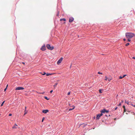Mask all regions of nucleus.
<instances>
[{"label": "nucleus", "instance_id": "obj_1", "mask_svg": "<svg viewBox=\"0 0 135 135\" xmlns=\"http://www.w3.org/2000/svg\"><path fill=\"white\" fill-rule=\"evenodd\" d=\"M135 35L133 33L127 32L126 33V36L128 38H131L133 37Z\"/></svg>", "mask_w": 135, "mask_h": 135}, {"label": "nucleus", "instance_id": "obj_2", "mask_svg": "<svg viewBox=\"0 0 135 135\" xmlns=\"http://www.w3.org/2000/svg\"><path fill=\"white\" fill-rule=\"evenodd\" d=\"M47 48L49 50H52L54 49V47L53 46H51L49 44H47L46 46Z\"/></svg>", "mask_w": 135, "mask_h": 135}, {"label": "nucleus", "instance_id": "obj_3", "mask_svg": "<svg viewBox=\"0 0 135 135\" xmlns=\"http://www.w3.org/2000/svg\"><path fill=\"white\" fill-rule=\"evenodd\" d=\"M109 111L108 110H106L105 109H103V110H101L100 112L102 113H108Z\"/></svg>", "mask_w": 135, "mask_h": 135}, {"label": "nucleus", "instance_id": "obj_4", "mask_svg": "<svg viewBox=\"0 0 135 135\" xmlns=\"http://www.w3.org/2000/svg\"><path fill=\"white\" fill-rule=\"evenodd\" d=\"M103 115V114L101 113L100 114H98L97 115V116L96 117V118L97 119H99L100 117L102 116Z\"/></svg>", "mask_w": 135, "mask_h": 135}, {"label": "nucleus", "instance_id": "obj_5", "mask_svg": "<svg viewBox=\"0 0 135 135\" xmlns=\"http://www.w3.org/2000/svg\"><path fill=\"white\" fill-rule=\"evenodd\" d=\"M24 89V88L22 87H17L16 89V90H21Z\"/></svg>", "mask_w": 135, "mask_h": 135}, {"label": "nucleus", "instance_id": "obj_6", "mask_svg": "<svg viewBox=\"0 0 135 135\" xmlns=\"http://www.w3.org/2000/svg\"><path fill=\"white\" fill-rule=\"evenodd\" d=\"M63 59V58L62 57H61L59 60H58V61H57V64L58 65H59L60 64L61 61H62Z\"/></svg>", "mask_w": 135, "mask_h": 135}, {"label": "nucleus", "instance_id": "obj_7", "mask_svg": "<svg viewBox=\"0 0 135 135\" xmlns=\"http://www.w3.org/2000/svg\"><path fill=\"white\" fill-rule=\"evenodd\" d=\"M41 49L42 51H44L46 50V47L45 45L42 46L41 47Z\"/></svg>", "mask_w": 135, "mask_h": 135}, {"label": "nucleus", "instance_id": "obj_8", "mask_svg": "<svg viewBox=\"0 0 135 135\" xmlns=\"http://www.w3.org/2000/svg\"><path fill=\"white\" fill-rule=\"evenodd\" d=\"M74 20V19L73 18H70L69 19V22H71L73 21Z\"/></svg>", "mask_w": 135, "mask_h": 135}, {"label": "nucleus", "instance_id": "obj_9", "mask_svg": "<svg viewBox=\"0 0 135 135\" xmlns=\"http://www.w3.org/2000/svg\"><path fill=\"white\" fill-rule=\"evenodd\" d=\"M49 112L48 110H42V112L45 114H46Z\"/></svg>", "mask_w": 135, "mask_h": 135}, {"label": "nucleus", "instance_id": "obj_10", "mask_svg": "<svg viewBox=\"0 0 135 135\" xmlns=\"http://www.w3.org/2000/svg\"><path fill=\"white\" fill-rule=\"evenodd\" d=\"M17 125L15 124V125L13 126L12 127V128L13 129H15L17 128Z\"/></svg>", "mask_w": 135, "mask_h": 135}, {"label": "nucleus", "instance_id": "obj_11", "mask_svg": "<svg viewBox=\"0 0 135 135\" xmlns=\"http://www.w3.org/2000/svg\"><path fill=\"white\" fill-rule=\"evenodd\" d=\"M73 108L72 109H71V108H70L69 109V111H70V110H71L73 109H74L75 107L74 106H73Z\"/></svg>", "mask_w": 135, "mask_h": 135}, {"label": "nucleus", "instance_id": "obj_12", "mask_svg": "<svg viewBox=\"0 0 135 135\" xmlns=\"http://www.w3.org/2000/svg\"><path fill=\"white\" fill-rule=\"evenodd\" d=\"M28 111L26 110H25V113L24 114V115H25L27 113Z\"/></svg>", "mask_w": 135, "mask_h": 135}, {"label": "nucleus", "instance_id": "obj_13", "mask_svg": "<svg viewBox=\"0 0 135 135\" xmlns=\"http://www.w3.org/2000/svg\"><path fill=\"white\" fill-rule=\"evenodd\" d=\"M52 74L47 73V74H46V75L47 76H49L50 75H52Z\"/></svg>", "mask_w": 135, "mask_h": 135}, {"label": "nucleus", "instance_id": "obj_14", "mask_svg": "<svg viewBox=\"0 0 135 135\" xmlns=\"http://www.w3.org/2000/svg\"><path fill=\"white\" fill-rule=\"evenodd\" d=\"M60 20L61 21H66V19H65V18H62V19H61Z\"/></svg>", "mask_w": 135, "mask_h": 135}, {"label": "nucleus", "instance_id": "obj_15", "mask_svg": "<svg viewBox=\"0 0 135 135\" xmlns=\"http://www.w3.org/2000/svg\"><path fill=\"white\" fill-rule=\"evenodd\" d=\"M57 83H55V84L54 85V87H55L56 86H57Z\"/></svg>", "mask_w": 135, "mask_h": 135}, {"label": "nucleus", "instance_id": "obj_16", "mask_svg": "<svg viewBox=\"0 0 135 135\" xmlns=\"http://www.w3.org/2000/svg\"><path fill=\"white\" fill-rule=\"evenodd\" d=\"M125 103H126L128 104H129V102H128V101H126V100H125Z\"/></svg>", "mask_w": 135, "mask_h": 135}, {"label": "nucleus", "instance_id": "obj_17", "mask_svg": "<svg viewBox=\"0 0 135 135\" xmlns=\"http://www.w3.org/2000/svg\"><path fill=\"white\" fill-rule=\"evenodd\" d=\"M44 98L45 99H46L47 100H49V98H48L47 97H44Z\"/></svg>", "mask_w": 135, "mask_h": 135}, {"label": "nucleus", "instance_id": "obj_18", "mask_svg": "<svg viewBox=\"0 0 135 135\" xmlns=\"http://www.w3.org/2000/svg\"><path fill=\"white\" fill-rule=\"evenodd\" d=\"M4 102L5 101H3L2 103V104H1V106H2L3 105V104L4 103Z\"/></svg>", "mask_w": 135, "mask_h": 135}, {"label": "nucleus", "instance_id": "obj_19", "mask_svg": "<svg viewBox=\"0 0 135 135\" xmlns=\"http://www.w3.org/2000/svg\"><path fill=\"white\" fill-rule=\"evenodd\" d=\"M129 43H127V44H126V46H127L128 45H129Z\"/></svg>", "mask_w": 135, "mask_h": 135}, {"label": "nucleus", "instance_id": "obj_20", "mask_svg": "<svg viewBox=\"0 0 135 135\" xmlns=\"http://www.w3.org/2000/svg\"><path fill=\"white\" fill-rule=\"evenodd\" d=\"M98 74H102V73H101L99 71L98 72Z\"/></svg>", "mask_w": 135, "mask_h": 135}, {"label": "nucleus", "instance_id": "obj_21", "mask_svg": "<svg viewBox=\"0 0 135 135\" xmlns=\"http://www.w3.org/2000/svg\"><path fill=\"white\" fill-rule=\"evenodd\" d=\"M99 93H102V90H101V89H99Z\"/></svg>", "mask_w": 135, "mask_h": 135}, {"label": "nucleus", "instance_id": "obj_22", "mask_svg": "<svg viewBox=\"0 0 135 135\" xmlns=\"http://www.w3.org/2000/svg\"><path fill=\"white\" fill-rule=\"evenodd\" d=\"M108 79V80L109 81H110L112 79H111V78H109Z\"/></svg>", "mask_w": 135, "mask_h": 135}, {"label": "nucleus", "instance_id": "obj_23", "mask_svg": "<svg viewBox=\"0 0 135 135\" xmlns=\"http://www.w3.org/2000/svg\"><path fill=\"white\" fill-rule=\"evenodd\" d=\"M41 74L43 75H45L46 74V73L45 72H44L43 74L41 73Z\"/></svg>", "mask_w": 135, "mask_h": 135}, {"label": "nucleus", "instance_id": "obj_24", "mask_svg": "<svg viewBox=\"0 0 135 135\" xmlns=\"http://www.w3.org/2000/svg\"><path fill=\"white\" fill-rule=\"evenodd\" d=\"M123 78V76H120L119 77V79H122Z\"/></svg>", "mask_w": 135, "mask_h": 135}, {"label": "nucleus", "instance_id": "obj_25", "mask_svg": "<svg viewBox=\"0 0 135 135\" xmlns=\"http://www.w3.org/2000/svg\"><path fill=\"white\" fill-rule=\"evenodd\" d=\"M105 80H107L108 79V78L107 77V76H105Z\"/></svg>", "mask_w": 135, "mask_h": 135}, {"label": "nucleus", "instance_id": "obj_26", "mask_svg": "<svg viewBox=\"0 0 135 135\" xmlns=\"http://www.w3.org/2000/svg\"><path fill=\"white\" fill-rule=\"evenodd\" d=\"M131 40L129 38H128V41L129 42H130L131 41Z\"/></svg>", "mask_w": 135, "mask_h": 135}, {"label": "nucleus", "instance_id": "obj_27", "mask_svg": "<svg viewBox=\"0 0 135 135\" xmlns=\"http://www.w3.org/2000/svg\"><path fill=\"white\" fill-rule=\"evenodd\" d=\"M44 118H43L42 119V122H43L44 121Z\"/></svg>", "mask_w": 135, "mask_h": 135}, {"label": "nucleus", "instance_id": "obj_28", "mask_svg": "<svg viewBox=\"0 0 135 135\" xmlns=\"http://www.w3.org/2000/svg\"><path fill=\"white\" fill-rule=\"evenodd\" d=\"M123 107L124 108V109H126L125 108V106L124 105H123Z\"/></svg>", "mask_w": 135, "mask_h": 135}, {"label": "nucleus", "instance_id": "obj_29", "mask_svg": "<svg viewBox=\"0 0 135 135\" xmlns=\"http://www.w3.org/2000/svg\"><path fill=\"white\" fill-rule=\"evenodd\" d=\"M126 76V75H124L123 76V78L124 77Z\"/></svg>", "mask_w": 135, "mask_h": 135}, {"label": "nucleus", "instance_id": "obj_30", "mask_svg": "<svg viewBox=\"0 0 135 135\" xmlns=\"http://www.w3.org/2000/svg\"><path fill=\"white\" fill-rule=\"evenodd\" d=\"M70 92H69L68 93V95H69L70 94Z\"/></svg>", "mask_w": 135, "mask_h": 135}, {"label": "nucleus", "instance_id": "obj_31", "mask_svg": "<svg viewBox=\"0 0 135 135\" xmlns=\"http://www.w3.org/2000/svg\"><path fill=\"white\" fill-rule=\"evenodd\" d=\"M124 109V113L125 112H126V109Z\"/></svg>", "mask_w": 135, "mask_h": 135}, {"label": "nucleus", "instance_id": "obj_32", "mask_svg": "<svg viewBox=\"0 0 135 135\" xmlns=\"http://www.w3.org/2000/svg\"><path fill=\"white\" fill-rule=\"evenodd\" d=\"M44 92L43 93H40V94H44Z\"/></svg>", "mask_w": 135, "mask_h": 135}, {"label": "nucleus", "instance_id": "obj_33", "mask_svg": "<svg viewBox=\"0 0 135 135\" xmlns=\"http://www.w3.org/2000/svg\"><path fill=\"white\" fill-rule=\"evenodd\" d=\"M121 105V104L120 103L118 105V106H120Z\"/></svg>", "mask_w": 135, "mask_h": 135}, {"label": "nucleus", "instance_id": "obj_34", "mask_svg": "<svg viewBox=\"0 0 135 135\" xmlns=\"http://www.w3.org/2000/svg\"><path fill=\"white\" fill-rule=\"evenodd\" d=\"M118 108V107H116L115 108V110H116Z\"/></svg>", "mask_w": 135, "mask_h": 135}, {"label": "nucleus", "instance_id": "obj_35", "mask_svg": "<svg viewBox=\"0 0 135 135\" xmlns=\"http://www.w3.org/2000/svg\"><path fill=\"white\" fill-rule=\"evenodd\" d=\"M12 115V114H9V116H11Z\"/></svg>", "mask_w": 135, "mask_h": 135}, {"label": "nucleus", "instance_id": "obj_36", "mask_svg": "<svg viewBox=\"0 0 135 135\" xmlns=\"http://www.w3.org/2000/svg\"><path fill=\"white\" fill-rule=\"evenodd\" d=\"M7 87H6V88L4 89V91H6V89H7Z\"/></svg>", "mask_w": 135, "mask_h": 135}, {"label": "nucleus", "instance_id": "obj_37", "mask_svg": "<svg viewBox=\"0 0 135 135\" xmlns=\"http://www.w3.org/2000/svg\"><path fill=\"white\" fill-rule=\"evenodd\" d=\"M122 101V103H123L124 102V100H121Z\"/></svg>", "mask_w": 135, "mask_h": 135}, {"label": "nucleus", "instance_id": "obj_38", "mask_svg": "<svg viewBox=\"0 0 135 135\" xmlns=\"http://www.w3.org/2000/svg\"><path fill=\"white\" fill-rule=\"evenodd\" d=\"M59 12H58L57 14V16H59Z\"/></svg>", "mask_w": 135, "mask_h": 135}, {"label": "nucleus", "instance_id": "obj_39", "mask_svg": "<svg viewBox=\"0 0 135 135\" xmlns=\"http://www.w3.org/2000/svg\"><path fill=\"white\" fill-rule=\"evenodd\" d=\"M53 91V90H51L50 91V93H51Z\"/></svg>", "mask_w": 135, "mask_h": 135}, {"label": "nucleus", "instance_id": "obj_40", "mask_svg": "<svg viewBox=\"0 0 135 135\" xmlns=\"http://www.w3.org/2000/svg\"><path fill=\"white\" fill-rule=\"evenodd\" d=\"M132 58L133 59H135V57H132Z\"/></svg>", "mask_w": 135, "mask_h": 135}, {"label": "nucleus", "instance_id": "obj_41", "mask_svg": "<svg viewBox=\"0 0 135 135\" xmlns=\"http://www.w3.org/2000/svg\"><path fill=\"white\" fill-rule=\"evenodd\" d=\"M26 107H25V110H26Z\"/></svg>", "mask_w": 135, "mask_h": 135}, {"label": "nucleus", "instance_id": "obj_42", "mask_svg": "<svg viewBox=\"0 0 135 135\" xmlns=\"http://www.w3.org/2000/svg\"><path fill=\"white\" fill-rule=\"evenodd\" d=\"M124 41H125L126 40V39L125 38H124L123 39V40Z\"/></svg>", "mask_w": 135, "mask_h": 135}, {"label": "nucleus", "instance_id": "obj_43", "mask_svg": "<svg viewBox=\"0 0 135 135\" xmlns=\"http://www.w3.org/2000/svg\"><path fill=\"white\" fill-rule=\"evenodd\" d=\"M22 63L24 64H25V63L24 62H22Z\"/></svg>", "mask_w": 135, "mask_h": 135}, {"label": "nucleus", "instance_id": "obj_44", "mask_svg": "<svg viewBox=\"0 0 135 135\" xmlns=\"http://www.w3.org/2000/svg\"><path fill=\"white\" fill-rule=\"evenodd\" d=\"M132 113L133 114H134V112Z\"/></svg>", "mask_w": 135, "mask_h": 135}, {"label": "nucleus", "instance_id": "obj_45", "mask_svg": "<svg viewBox=\"0 0 135 135\" xmlns=\"http://www.w3.org/2000/svg\"><path fill=\"white\" fill-rule=\"evenodd\" d=\"M8 86V84H7V86H6V87H7H7Z\"/></svg>", "mask_w": 135, "mask_h": 135}, {"label": "nucleus", "instance_id": "obj_46", "mask_svg": "<svg viewBox=\"0 0 135 135\" xmlns=\"http://www.w3.org/2000/svg\"><path fill=\"white\" fill-rule=\"evenodd\" d=\"M133 105V106L134 107H135V105Z\"/></svg>", "mask_w": 135, "mask_h": 135}, {"label": "nucleus", "instance_id": "obj_47", "mask_svg": "<svg viewBox=\"0 0 135 135\" xmlns=\"http://www.w3.org/2000/svg\"><path fill=\"white\" fill-rule=\"evenodd\" d=\"M105 116H106V117H107L108 116L107 115H105Z\"/></svg>", "mask_w": 135, "mask_h": 135}]
</instances>
